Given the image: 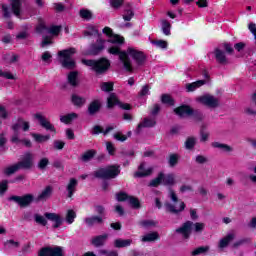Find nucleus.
Listing matches in <instances>:
<instances>
[{
	"label": "nucleus",
	"instance_id": "53",
	"mask_svg": "<svg viewBox=\"0 0 256 256\" xmlns=\"http://www.w3.org/2000/svg\"><path fill=\"white\" fill-rule=\"evenodd\" d=\"M93 157H95V151L89 150L82 155V161H85V162L91 161V159H93Z\"/></svg>",
	"mask_w": 256,
	"mask_h": 256
},
{
	"label": "nucleus",
	"instance_id": "48",
	"mask_svg": "<svg viewBox=\"0 0 256 256\" xmlns=\"http://www.w3.org/2000/svg\"><path fill=\"white\" fill-rule=\"evenodd\" d=\"M168 163L170 167H175L179 163V154H170Z\"/></svg>",
	"mask_w": 256,
	"mask_h": 256
},
{
	"label": "nucleus",
	"instance_id": "47",
	"mask_svg": "<svg viewBox=\"0 0 256 256\" xmlns=\"http://www.w3.org/2000/svg\"><path fill=\"white\" fill-rule=\"evenodd\" d=\"M207 251H209V246H202V247H198V248L194 249L191 252V255H193V256L203 255L204 253H207Z\"/></svg>",
	"mask_w": 256,
	"mask_h": 256
},
{
	"label": "nucleus",
	"instance_id": "14",
	"mask_svg": "<svg viewBox=\"0 0 256 256\" xmlns=\"http://www.w3.org/2000/svg\"><path fill=\"white\" fill-rule=\"evenodd\" d=\"M34 117L39 121L41 127L46 129V131H51L52 133H55V126H53V124H51V122L45 116L38 113L35 114Z\"/></svg>",
	"mask_w": 256,
	"mask_h": 256
},
{
	"label": "nucleus",
	"instance_id": "42",
	"mask_svg": "<svg viewBox=\"0 0 256 256\" xmlns=\"http://www.w3.org/2000/svg\"><path fill=\"white\" fill-rule=\"evenodd\" d=\"M77 77L78 73L76 71L70 72L68 74V83L75 87L77 85Z\"/></svg>",
	"mask_w": 256,
	"mask_h": 256
},
{
	"label": "nucleus",
	"instance_id": "22",
	"mask_svg": "<svg viewBox=\"0 0 256 256\" xmlns=\"http://www.w3.org/2000/svg\"><path fill=\"white\" fill-rule=\"evenodd\" d=\"M67 197H73L74 193L77 191V179H70L69 183L66 186Z\"/></svg>",
	"mask_w": 256,
	"mask_h": 256
},
{
	"label": "nucleus",
	"instance_id": "37",
	"mask_svg": "<svg viewBox=\"0 0 256 256\" xmlns=\"http://www.w3.org/2000/svg\"><path fill=\"white\" fill-rule=\"evenodd\" d=\"M71 100L73 105H75L76 107H83V105H85V98L77 94L72 95Z\"/></svg>",
	"mask_w": 256,
	"mask_h": 256
},
{
	"label": "nucleus",
	"instance_id": "11",
	"mask_svg": "<svg viewBox=\"0 0 256 256\" xmlns=\"http://www.w3.org/2000/svg\"><path fill=\"white\" fill-rule=\"evenodd\" d=\"M33 199H35V197L32 194L10 197V201H14L18 205H20V207H29V205L33 203Z\"/></svg>",
	"mask_w": 256,
	"mask_h": 256
},
{
	"label": "nucleus",
	"instance_id": "56",
	"mask_svg": "<svg viewBox=\"0 0 256 256\" xmlns=\"http://www.w3.org/2000/svg\"><path fill=\"white\" fill-rule=\"evenodd\" d=\"M34 219L38 223V225H43V227L47 225V219H45L42 215L36 214L34 216Z\"/></svg>",
	"mask_w": 256,
	"mask_h": 256
},
{
	"label": "nucleus",
	"instance_id": "2",
	"mask_svg": "<svg viewBox=\"0 0 256 256\" xmlns=\"http://www.w3.org/2000/svg\"><path fill=\"white\" fill-rule=\"evenodd\" d=\"M168 199L169 202H165L164 207L166 211L169 213H183L185 211V202L183 200L179 199V196H177V193L173 189H170L168 191Z\"/></svg>",
	"mask_w": 256,
	"mask_h": 256
},
{
	"label": "nucleus",
	"instance_id": "58",
	"mask_svg": "<svg viewBox=\"0 0 256 256\" xmlns=\"http://www.w3.org/2000/svg\"><path fill=\"white\" fill-rule=\"evenodd\" d=\"M37 33H45V31H48L47 26H45V22L41 20L39 24L36 27Z\"/></svg>",
	"mask_w": 256,
	"mask_h": 256
},
{
	"label": "nucleus",
	"instance_id": "49",
	"mask_svg": "<svg viewBox=\"0 0 256 256\" xmlns=\"http://www.w3.org/2000/svg\"><path fill=\"white\" fill-rule=\"evenodd\" d=\"M0 77H3L4 79H11L15 80L17 79V76L9 71H3L0 69Z\"/></svg>",
	"mask_w": 256,
	"mask_h": 256
},
{
	"label": "nucleus",
	"instance_id": "3",
	"mask_svg": "<svg viewBox=\"0 0 256 256\" xmlns=\"http://www.w3.org/2000/svg\"><path fill=\"white\" fill-rule=\"evenodd\" d=\"M12 129L14 131L12 143H16V145H25V147H31V140L21 139V136H19L20 129H23V131H29V122L20 119L16 124L13 125Z\"/></svg>",
	"mask_w": 256,
	"mask_h": 256
},
{
	"label": "nucleus",
	"instance_id": "8",
	"mask_svg": "<svg viewBox=\"0 0 256 256\" xmlns=\"http://www.w3.org/2000/svg\"><path fill=\"white\" fill-rule=\"evenodd\" d=\"M38 256H65V252L61 246L45 247L40 250Z\"/></svg>",
	"mask_w": 256,
	"mask_h": 256
},
{
	"label": "nucleus",
	"instance_id": "26",
	"mask_svg": "<svg viewBox=\"0 0 256 256\" xmlns=\"http://www.w3.org/2000/svg\"><path fill=\"white\" fill-rule=\"evenodd\" d=\"M233 239H235V233H229L228 235H226L219 241V249H225V247H227L229 243L233 241Z\"/></svg>",
	"mask_w": 256,
	"mask_h": 256
},
{
	"label": "nucleus",
	"instance_id": "63",
	"mask_svg": "<svg viewBox=\"0 0 256 256\" xmlns=\"http://www.w3.org/2000/svg\"><path fill=\"white\" fill-rule=\"evenodd\" d=\"M47 165H49V159L48 158H42L38 162L39 169H45V167H47Z\"/></svg>",
	"mask_w": 256,
	"mask_h": 256
},
{
	"label": "nucleus",
	"instance_id": "16",
	"mask_svg": "<svg viewBox=\"0 0 256 256\" xmlns=\"http://www.w3.org/2000/svg\"><path fill=\"white\" fill-rule=\"evenodd\" d=\"M44 217L53 223L54 229H57L63 225V218L57 213H45Z\"/></svg>",
	"mask_w": 256,
	"mask_h": 256
},
{
	"label": "nucleus",
	"instance_id": "62",
	"mask_svg": "<svg viewBox=\"0 0 256 256\" xmlns=\"http://www.w3.org/2000/svg\"><path fill=\"white\" fill-rule=\"evenodd\" d=\"M209 135H210L209 132L202 130L200 132V141L202 143H205V142L209 141Z\"/></svg>",
	"mask_w": 256,
	"mask_h": 256
},
{
	"label": "nucleus",
	"instance_id": "50",
	"mask_svg": "<svg viewBox=\"0 0 256 256\" xmlns=\"http://www.w3.org/2000/svg\"><path fill=\"white\" fill-rule=\"evenodd\" d=\"M49 45H53V37L51 36H43L42 42H41V47H49Z\"/></svg>",
	"mask_w": 256,
	"mask_h": 256
},
{
	"label": "nucleus",
	"instance_id": "57",
	"mask_svg": "<svg viewBox=\"0 0 256 256\" xmlns=\"http://www.w3.org/2000/svg\"><path fill=\"white\" fill-rule=\"evenodd\" d=\"M100 87H101L102 91H106V92L113 91V83L112 82H103Z\"/></svg>",
	"mask_w": 256,
	"mask_h": 256
},
{
	"label": "nucleus",
	"instance_id": "30",
	"mask_svg": "<svg viewBox=\"0 0 256 256\" xmlns=\"http://www.w3.org/2000/svg\"><path fill=\"white\" fill-rule=\"evenodd\" d=\"M108 237L109 235L107 234L96 236L92 239V244L95 247H101V245H105V241H107Z\"/></svg>",
	"mask_w": 256,
	"mask_h": 256
},
{
	"label": "nucleus",
	"instance_id": "4",
	"mask_svg": "<svg viewBox=\"0 0 256 256\" xmlns=\"http://www.w3.org/2000/svg\"><path fill=\"white\" fill-rule=\"evenodd\" d=\"M83 65H86V67H90L95 71V73H98L101 75V73H105L111 67V62L107 58H101L99 60H82Z\"/></svg>",
	"mask_w": 256,
	"mask_h": 256
},
{
	"label": "nucleus",
	"instance_id": "38",
	"mask_svg": "<svg viewBox=\"0 0 256 256\" xmlns=\"http://www.w3.org/2000/svg\"><path fill=\"white\" fill-rule=\"evenodd\" d=\"M103 219H105L103 216H92L85 219V223L87 225H95V223H103Z\"/></svg>",
	"mask_w": 256,
	"mask_h": 256
},
{
	"label": "nucleus",
	"instance_id": "36",
	"mask_svg": "<svg viewBox=\"0 0 256 256\" xmlns=\"http://www.w3.org/2000/svg\"><path fill=\"white\" fill-rule=\"evenodd\" d=\"M212 147L215 149H221V151H224L225 153H231L233 151V148L227 144H221L219 142L212 143Z\"/></svg>",
	"mask_w": 256,
	"mask_h": 256
},
{
	"label": "nucleus",
	"instance_id": "44",
	"mask_svg": "<svg viewBox=\"0 0 256 256\" xmlns=\"http://www.w3.org/2000/svg\"><path fill=\"white\" fill-rule=\"evenodd\" d=\"M197 144V138L191 136L186 139L185 147L186 149H193Z\"/></svg>",
	"mask_w": 256,
	"mask_h": 256
},
{
	"label": "nucleus",
	"instance_id": "6",
	"mask_svg": "<svg viewBox=\"0 0 256 256\" xmlns=\"http://www.w3.org/2000/svg\"><path fill=\"white\" fill-rule=\"evenodd\" d=\"M75 53V48H70L58 52L59 57H61V64L63 67H65V69H75V60H72L71 58L73 55H75Z\"/></svg>",
	"mask_w": 256,
	"mask_h": 256
},
{
	"label": "nucleus",
	"instance_id": "55",
	"mask_svg": "<svg viewBox=\"0 0 256 256\" xmlns=\"http://www.w3.org/2000/svg\"><path fill=\"white\" fill-rule=\"evenodd\" d=\"M133 15H135L133 13V10H131L130 8L126 9L123 14L124 21H131V19H133Z\"/></svg>",
	"mask_w": 256,
	"mask_h": 256
},
{
	"label": "nucleus",
	"instance_id": "51",
	"mask_svg": "<svg viewBox=\"0 0 256 256\" xmlns=\"http://www.w3.org/2000/svg\"><path fill=\"white\" fill-rule=\"evenodd\" d=\"M19 169H21L19 164H15L13 166H10V167L6 168L5 169V174L6 175H13V173H17V171H19Z\"/></svg>",
	"mask_w": 256,
	"mask_h": 256
},
{
	"label": "nucleus",
	"instance_id": "10",
	"mask_svg": "<svg viewBox=\"0 0 256 256\" xmlns=\"http://www.w3.org/2000/svg\"><path fill=\"white\" fill-rule=\"evenodd\" d=\"M209 83V74L207 72L204 73V80H198L196 82L187 83L185 85V89L187 93H193V91H197V89H201L203 85H207Z\"/></svg>",
	"mask_w": 256,
	"mask_h": 256
},
{
	"label": "nucleus",
	"instance_id": "43",
	"mask_svg": "<svg viewBox=\"0 0 256 256\" xmlns=\"http://www.w3.org/2000/svg\"><path fill=\"white\" fill-rule=\"evenodd\" d=\"M205 229V223L196 222L192 225V231L194 233H203V230Z\"/></svg>",
	"mask_w": 256,
	"mask_h": 256
},
{
	"label": "nucleus",
	"instance_id": "23",
	"mask_svg": "<svg viewBox=\"0 0 256 256\" xmlns=\"http://www.w3.org/2000/svg\"><path fill=\"white\" fill-rule=\"evenodd\" d=\"M159 233L158 232H150L141 237L142 243H153L154 241H158Z\"/></svg>",
	"mask_w": 256,
	"mask_h": 256
},
{
	"label": "nucleus",
	"instance_id": "25",
	"mask_svg": "<svg viewBox=\"0 0 256 256\" xmlns=\"http://www.w3.org/2000/svg\"><path fill=\"white\" fill-rule=\"evenodd\" d=\"M161 25V31L163 35H166V37H169L171 35V22L167 19H161L160 20Z\"/></svg>",
	"mask_w": 256,
	"mask_h": 256
},
{
	"label": "nucleus",
	"instance_id": "35",
	"mask_svg": "<svg viewBox=\"0 0 256 256\" xmlns=\"http://www.w3.org/2000/svg\"><path fill=\"white\" fill-rule=\"evenodd\" d=\"M162 183L163 185H175V174H163Z\"/></svg>",
	"mask_w": 256,
	"mask_h": 256
},
{
	"label": "nucleus",
	"instance_id": "18",
	"mask_svg": "<svg viewBox=\"0 0 256 256\" xmlns=\"http://www.w3.org/2000/svg\"><path fill=\"white\" fill-rule=\"evenodd\" d=\"M23 3H25V0H11V9L16 17H21Z\"/></svg>",
	"mask_w": 256,
	"mask_h": 256
},
{
	"label": "nucleus",
	"instance_id": "60",
	"mask_svg": "<svg viewBox=\"0 0 256 256\" xmlns=\"http://www.w3.org/2000/svg\"><path fill=\"white\" fill-rule=\"evenodd\" d=\"M61 31V26H52L47 30V33H50V35H59Z\"/></svg>",
	"mask_w": 256,
	"mask_h": 256
},
{
	"label": "nucleus",
	"instance_id": "12",
	"mask_svg": "<svg viewBox=\"0 0 256 256\" xmlns=\"http://www.w3.org/2000/svg\"><path fill=\"white\" fill-rule=\"evenodd\" d=\"M193 231V222L187 221L182 224L181 227L176 229V233L182 235L183 239H189L191 237V232Z\"/></svg>",
	"mask_w": 256,
	"mask_h": 256
},
{
	"label": "nucleus",
	"instance_id": "64",
	"mask_svg": "<svg viewBox=\"0 0 256 256\" xmlns=\"http://www.w3.org/2000/svg\"><path fill=\"white\" fill-rule=\"evenodd\" d=\"M51 52L46 51L42 54V61H44L45 63H51Z\"/></svg>",
	"mask_w": 256,
	"mask_h": 256
},
{
	"label": "nucleus",
	"instance_id": "24",
	"mask_svg": "<svg viewBox=\"0 0 256 256\" xmlns=\"http://www.w3.org/2000/svg\"><path fill=\"white\" fill-rule=\"evenodd\" d=\"M53 195V187L47 186L42 192L38 195L37 201H47L49 197Z\"/></svg>",
	"mask_w": 256,
	"mask_h": 256
},
{
	"label": "nucleus",
	"instance_id": "15",
	"mask_svg": "<svg viewBox=\"0 0 256 256\" xmlns=\"http://www.w3.org/2000/svg\"><path fill=\"white\" fill-rule=\"evenodd\" d=\"M107 105L109 109H111V107H115V105H119L121 109H124L125 111H129V109H131V105L119 103V99L115 94H110V96L107 99Z\"/></svg>",
	"mask_w": 256,
	"mask_h": 256
},
{
	"label": "nucleus",
	"instance_id": "54",
	"mask_svg": "<svg viewBox=\"0 0 256 256\" xmlns=\"http://www.w3.org/2000/svg\"><path fill=\"white\" fill-rule=\"evenodd\" d=\"M139 95L140 97H147L148 95H151V87H149V85H144L140 90Z\"/></svg>",
	"mask_w": 256,
	"mask_h": 256
},
{
	"label": "nucleus",
	"instance_id": "29",
	"mask_svg": "<svg viewBox=\"0 0 256 256\" xmlns=\"http://www.w3.org/2000/svg\"><path fill=\"white\" fill-rule=\"evenodd\" d=\"M31 135L36 143H47V141L51 139V135L49 134L43 135L39 133H32Z\"/></svg>",
	"mask_w": 256,
	"mask_h": 256
},
{
	"label": "nucleus",
	"instance_id": "59",
	"mask_svg": "<svg viewBox=\"0 0 256 256\" xmlns=\"http://www.w3.org/2000/svg\"><path fill=\"white\" fill-rule=\"evenodd\" d=\"M6 63H15L18 59L17 55L15 54H7L4 56Z\"/></svg>",
	"mask_w": 256,
	"mask_h": 256
},
{
	"label": "nucleus",
	"instance_id": "1",
	"mask_svg": "<svg viewBox=\"0 0 256 256\" xmlns=\"http://www.w3.org/2000/svg\"><path fill=\"white\" fill-rule=\"evenodd\" d=\"M102 31L104 35L108 37V40H103L101 37H98L96 43L92 44L90 47V55H99V53L105 49L106 43H112L114 45L108 47L107 52L110 55H118V59L127 73H134L139 67L145 65L147 56L143 51L133 46H129L126 50H121L119 45L125 43V38L114 34L113 30L109 27H105Z\"/></svg>",
	"mask_w": 256,
	"mask_h": 256
},
{
	"label": "nucleus",
	"instance_id": "33",
	"mask_svg": "<svg viewBox=\"0 0 256 256\" xmlns=\"http://www.w3.org/2000/svg\"><path fill=\"white\" fill-rule=\"evenodd\" d=\"M77 218V213L74 210H67L65 221L68 225H73L75 223V219Z\"/></svg>",
	"mask_w": 256,
	"mask_h": 256
},
{
	"label": "nucleus",
	"instance_id": "21",
	"mask_svg": "<svg viewBox=\"0 0 256 256\" xmlns=\"http://www.w3.org/2000/svg\"><path fill=\"white\" fill-rule=\"evenodd\" d=\"M174 113L179 117H189L190 115H193V109L189 106H180L174 109Z\"/></svg>",
	"mask_w": 256,
	"mask_h": 256
},
{
	"label": "nucleus",
	"instance_id": "20",
	"mask_svg": "<svg viewBox=\"0 0 256 256\" xmlns=\"http://www.w3.org/2000/svg\"><path fill=\"white\" fill-rule=\"evenodd\" d=\"M115 129H117V125L115 124L108 125L105 130H103L101 126H94L92 133L93 135H99V133H103V135H109V133Z\"/></svg>",
	"mask_w": 256,
	"mask_h": 256
},
{
	"label": "nucleus",
	"instance_id": "28",
	"mask_svg": "<svg viewBox=\"0 0 256 256\" xmlns=\"http://www.w3.org/2000/svg\"><path fill=\"white\" fill-rule=\"evenodd\" d=\"M156 123L155 118H145L143 122L138 124L137 131L139 133V130L143 129V127H155Z\"/></svg>",
	"mask_w": 256,
	"mask_h": 256
},
{
	"label": "nucleus",
	"instance_id": "40",
	"mask_svg": "<svg viewBox=\"0 0 256 256\" xmlns=\"http://www.w3.org/2000/svg\"><path fill=\"white\" fill-rule=\"evenodd\" d=\"M157 222L155 220H142L139 222V226L143 227V229H151V227H155Z\"/></svg>",
	"mask_w": 256,
	"mask_h": 256
},
{
	"label": "nucleus",
	"instance_id": "31",
	"mask_svg": "<svg viewBox=\"0 0 256 256\" xmlns=\"http://www.w3.org/2000/svg\"><path fill=\"white\" fill-rule=\"evenodd\" d=\"M131 243H133V240L131 239H116L114 241V247L121 249L123 247H129Z\"/></svg>",
	"mask_w": 256,
	"mask_h": 256
},
{
	"label": "nucleus",
	"instance_id": "46",
	"mask_svg": "<svg viewBox=\"0 0 256 256\" xmlns=\"http://www.w3.org/2000/svg\"><path fill=\"white\" fill-rule=\"evenodd\" d=\"M161 101L162 103H164L165 105H168L169 107L175 105V101L168 94L162 95Z\"/></svg>",
	"mask_w": 256,
	"mask_h": 256
},
{
	"label": "nucleus",
	"instance_id": "39",
	"mask_svg": "<svg viewBox=\"0 0 256 256\" xmlns=\"http://www.w3.org/2000/svg\"><path fill=\"white\" fill-rule=\"evenodd\" d=\"M79 15L82 19H85L86 21H91V19H93V12H91V10L89 9H81Z\"/></svg>",
	"mask_w": 256,
	"mask_h": 256
},
{
	"label": "nucleus",
	"instance_id": "41",
	"mask_svg": "<svg viewBox=\"0 0 256 256\" xmlns=\"http://www.w3.org/2000/svg\"><path fill=\"white\" fill-rule=\"evenodd\" d=\"M151 44L157 47V49H167L169 47V43L165 40H152Z\"/></svg>",
	"mask_w": 256,
	"mask_h": 256
},
{
	"label": "nucleus",
	"instance_id": "13",
	"mask_svg": "<svg viewBox=\"0 0 256 256\" xmlns=\"http://www.w3.org/2000/svg\"><path fill=\"white\" fill-rule=\"evenodd\" d=\"M35 156L31 152L23 155L22 160L18 163L20 169H31Z\"/></svg>",
	"mask_w": 256,
	"mask_h": 256
},
{
	"label": "nucleus",
	"instance_id": "5",
	"mask_svg": "<svg viewBox=\"0 0 256 256\" xmlns=\"http://www.w3.org/2000/svg\"><path fill=\"white\" fill-rule=\"evenodd\" d=\"M120 173L121 170L118 166H108L94 171V177L97 179H115Z\"/></svg>",
	"mask_w": 256,
	"mask_h": 256
},
{
	"label": "nucleus",
	"instance_id": "17",
	"mask_svg": "<svg viewBox=\"0 0 256 256\" xmlns=\"http://www.w3.org/2000/svg\"><path fill=\"white\" fill-rule=\"evenodd\" d=\"M153 173V167L147 166L145 163H141L138 167V171L135 172L134 177H149Z\"/></svg>",
	"mask_w": 256,
	"mask_h": 256
},
{
	"label": "nucleus",
	"instance_id": "27",
	"mask_svg": "<svg viewBox=\"0 0 256 256\" xmlns=\"http://www.w3.org/2000/svg\"><path fill=\"white\" fill-rule=\"evenodd\" d=\"M79 117V115L77 113H70V114H66V115H61L60 116V121L61 123H64L65 125H69V123L75 121V119H77Z\"/></svg>",
	"mask_w": 256,
	"mask_h": 256
},
{
	"label": "nucleus",
	"instance_id": "19",
	"mask_svg": "<svg viewBox=\"0 0 256 256\" xmlns=\"http://www.w3.org/2000/svg\"><path fill=\"white\" fill-rule=\"evenodd\" d=\"M214 56L216 61L220 63V65H227V63H229V59H227V56L225 55V51L219 48H216L214 50Z\"/></svg>",
	"mask_w": 256,
	"mask_h": 256
},
{
	"label": "nucleus",
	"instance_id": "9",
	"mask_svg": "<svg viewBox=\"0 0 256 256\" xmlns=\"http://www.w3.org/2000/svg\"><path fill=\"white\" fill-rule=\"evenodd\" d=\"M117 201H128L129 205L133 207V209H139L141 207V203L139 202V199L127 195L125 192H119L116 194Z\"/></svg>",
	"mask_w": 256,
	"mask_h": 256
},
{
	"label": "nucleus",
	"instance_id": "61",
	"mask_svg": "<svg viewBox=\"0 0 256 256\" xmlns=\"http://www.w3.org/2000/svg\"><path fill=\"white\" fill-rule=\"evenodd\" d=\"M114 139H116V141H120L121 143L125 142V140L127 139V135H124L121 132H117L113 135Z\"/></svg>",
	"mask_w": 256,
	"mask_h": 256
},
{
	"label": "nucleus",
	"instance_id": "52",
	"mask_svg": "<svg viewBox=\"0 0 256 256\" xmlns=\"http://www.w3.org/2000/svg\"><path fill=\"white\" fill-rule=\"evenodd\" d=\"M209 162V158H207V156L204 155H197L195 157V163H197L198 165H205V163Z\"/></svg>",
	"mask_w": 256,
	"mask_h": 256
},
{
	"label": "nucleus",
	"instance_id": "34",
	"mask_svg": "<svg viewBox=\"0 0 256 256\" xmlns=\"http://www.w3.org/2000/svg\"><path fill=\"white\" fill-rule=\"evenodd\" d=\"M84 35L85 37H93L95 35H99V30H97L96 26L88 25L84 31Z\"/></svg>",
	"mask_w": 256,
	"mask_h": 256
},
{
	"label": "nucleus",
	"instance_id": "45",
	"mask_svg": "<svg viewBox=\"0 0 256 256\" xmlns=\"http://www.w3.org/2000/svg\"><path fill=\"white\" fill-rule=\"evenodd\" d=\"M161 183H163V173L158 174V177L153 179L150 182L149 186L150 187H159V185H161Z\"/></svg>",
	"mask_w": 256,
	"mask_h": 256
},
{
	"label": "nucleus",
	"instance_id": "32",
	"mask_svg": "<svg viewBox=\"0 0 256 256\" xmlns=\"http://www.w3.org/2000/svg\"><path fill=\"white\" fill-rule=\"evenodd\" d=\"M99 109H101V102H99V100H95L90 103V105L88 107V113L90 115H95V113H97V111H99Z\"/></svg>",
	"mask_w": 256,
	"mask_h": 256
},
{
	"label": "nucleus",
	"instance_id": "7",
	"mask_svg": "<svg viewBox=\"0 0 256 256\" xmlns=\"http://www.w3.org/2000/svg\"><path fill=\"white\" fill-rule=\"evenodd\" d=\"M196 101L201 105H205V107H209L210 109H215L219 107V98L211 95L204 94L196 98Z\"/></svg>",
	"mask_w": 256,
	"mask_h": 256
}]
</instances>
